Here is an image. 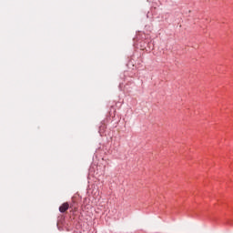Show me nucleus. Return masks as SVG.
I'll return each instance as SVG.
<instances>
[{
  "label": "nucleus",
  "instance_id": "f257e3e1",
  "mask_svg": "<svg viewBox=\"0 0 233 233\" xmlns=\"http://www.w3.org/2000/svg\"><path fill=\"white\" fill-rule=\"evenodd\" d=\"M70 205L68 203H64L59 207V212H61L62 214L66 212L67 209L69 208Z\"/></svg>",
  "mask_w": 233,
  "mask_h": 233
}]
</instances>
